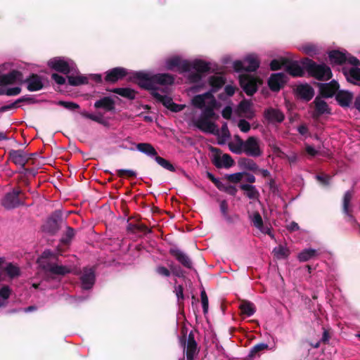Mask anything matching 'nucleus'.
<instances>
[{
	"mask_svg": "<svg viewBox=\"0 0 360 360\" xmlns=\"http://www.w3.org/2000/svg\"><path fill=\"white\" fill-rule=\"evenodd\" d=\"M67 77H68V83L71 86H78V85L84 84L88 83L87 77L79 74L77 72V67L75 68V71L70 73Z\"/></svg>",
	"mask_w": 360,
	"mask_h": 360,
	"instance_id": "obj_20",
	"label": "nucleus"
},
{
	"mask_svg": "<svg viewBox=\"0 0 360 360\" xmlns=\"http://www.w3.org/2000/svg\"><path fill=\"white\" fill-rule=\"evenodd\" d=\"M259 59L257 54L249 53L243 60H235L233 63V68L238 72H254L259 68Z\"/></svg>",
	"mask_w": 360,
	"mask_h": 360,
	"instance_id": "obj_4",
	"label": "nucleus"
},
{
	"mask_svg": "<svg viewBox=\"0 0 360 360\" xmlns=\"http://www.w3.org/2000/svg\"><path fill=\"white\" fill-rule=\"evenodd\" d=\"M352 198V192L351 191H348L345 193L343 198V212L345 214H347L349 219L352 221L353 220L352 216L350 214L349 210V203Z\"/></svg>",
	"mask_w": 360,
	"mask_h": 360,
	"instance_id": "obj_37",
	"label": "nucleus"
},
{
	"mask_svg": "<svg viewBox=\"0 0 360 360\" xmlns=\"http://www.w3.org/2000/svg\"><path fill=\"white\" fill-rule=\"evenodd\" d=\"M238 127L241 131L245 133L248 132L250 129V124L249 122L243 119L239 120Z\"/></svg>",
	"mask_w": 360,
	"mask_h": 360,
	"instance_id": "obj_49",
	"label": "nucleus"
},
{
	"mask_svg": "<svg viewBox=\"0 0 360 360\" xmlns=\"http://www.w3.org/2000/svg\"><path fill=\"white\" fill-rule=\"evenodd\" d=\"M10 160L17 165L23 167L30 159L27 154L22 150H13L9 153Z\"/></svg>",
	"mask_w": 360,
	"mask_h": 360,
	"instance_id": "obj_17",
	"label": "nucleus"
},
{
	"mask_svg": "<svg viewBox=\"0 0 360 360\" xmlns=\"http://www.w3.org/2000/svg\"><path fill=\"white\" fill-rule=\"evenodd\" d=\"M243 140L238 136L235 137V140L229 144V149L236 154H241L244 153Z\"/></svg>",
	"mask_w": 360,
	"mask_h": 360,
	"instance_id": "obj_34",
	"label": "nucleus"
},
{
	"mask_svg": "<svg viewBox=\"0 0 360 360\" xmlns=\"http://www.w3.org/2000/svg\"><path fill=\"white\" fill-rule=\"evenodd\" d=\"M273 253L277 259H285L288 257L290 250L285 246L279 245L273 250Z\"/></svg>",
	"mask_w": 360,
	"mask_h": 360,
	"instance_id": "obj_39",
	"label": "nucleus"
},
{
	"mask_svg": "<svg viewBox=\"0 0 360 360\" xmlns=\"http://www.w3.org/2000/svg\"><path fill=\"white\" fill-rule=\"evenodd\" d=\"M175 293L177 297L178 300L184 299L183 294V287L181 285H178L175 287Z\"/></svg>",
	"mask_w": 360,
	"mask_h": 360,
	"instance_id": "obj_62",
	"label": "nucleus"
},
{
	"mask_svg": "<svg viewBox=\"0 0 360 360\" xmlns=\"http://www.w3.org/2000/svg\"><path fill=\"white\" fill-rule=\"evenodd\" d=\"M201 301L202 305L203 308V311L206 313L208 309V298L205 291L201 292Z\"/></svg>",
	"mask_w": 360,
	"mask_h": 360,
	"instance_id": "obj_54",
	"label": "nucleus"
},
{
	"mask_svg": "<svg viewBox=\"0 0 360 360\" xmlns=\"http://www.w3.org/2000/svg\"><path fill=\"white\" fill-rule=\"evenodd\" d=\"M0 273L3 274L4 280L6 279V275L11 279L18 277L20 275V269L18 266L12 263H8Z\"/></svg>",
	"mask_w": 360,
	"mask_h": 360,
	"instance_id": "obj_25",
	"label": "nucleus"
},
{
	"mask_svg": "<svg viewBox=\"0 0 360 360\" xmlns=\"http://www.w3.org/2000/svg\"><path fill=\"white\" fill-rule=\"evenodd\" d=\"M222 116L225 119H230L232 115V108L230 106H226L222 110Z\"/></svg>",
	"mask_w": 360,
	"mask_h": 360,
	"instance_id": "obj_57",
	"label": "nucleus"
},
{
	"mask_svg": "<svg viewBox=\"0 0 360 360\" xmlns=\"http://www.w3.org/2000/svg\"><path fill=\"white\" fill-rule=\"evenodd\" d=\"M297 95L305 101H309L314 94L313 88L308 84H300L295 88Z\"/></svg>",
	"mask_w": 360,
	"mask_h": 360,
	"instance_id": "obj_18",
	"label": "nucleus"
},
{
	"mask_svg": "<svg viewBox=\"0 0 360 360\" xmlns=\"http://www.w3.org/2000/svg\"><path fill=\"white\" fill-rule=\"evenodd\" d=\"M21 92V88L19 86L9 87L5 90V94L6 96H16Z\"/></svg>",
	"mask_w": 360,
	"mask_h": 360,
	"instance_id": "obj_52",
	"label": "nucleus"
},
{
	"mask_svg": "<svg viewBox=\"0 0 360 360\" xmlns=\"http://www.w3.org/2000/svg\"><path fill=\"white\" fill-rule=\"evenodd\" d=\"M113 91L121 96L129 99H134L136 96L135 91L130 88H116Z\"/></svg>",
	"mask_w": 360,
	"mask_h": 360,
	"instance_id": "obj_38",
	"label": "nucleus"
},
{
	"mask_svg": "<svg viewBox=\"0 0 360 360\" xmlns=\"http://www.w3.org/2000/svg\"><path fill=\"white\" fill-rule=\"evenodd\" d=\"M268 347H269V346L266 343H263V342L258 343L251 348V350L250 352V356H255V355L259 354L260 352L267 349Z\"/></svg>",
	"mask_w": 360,
	"mask_h": 360,
	"instance_id": "obj_45",
	"label": "nucleus"
},
{
	"mask_svg": "<svg viewBox=\"0 0 360 360\" xmlns=\"http://www.w3.org/2000/svg\"><path fill=\"white\" fill-rule=\"evenodd\" d=\"M288 77L283 72L272 74L268 79V85L274 91H279L287 82Z\"/></svg>",
	"mask_w": 360,
	"mask_h": 360,
	"instance_id": "obj_10",
	"label": "nucleus"
},
{
	"mask_svg": "<svg viewBox=\"0 0 360 360\" xmlns=\"http://www.w3.org/2000/svg\"><path fill=\"white\" fill-rule=\"evenodd\" d=\"M251 220L257 229H259L263 233H267V230L266 231L263 226L262 218L258 212H255L252 214Z\"/></svg>",
	"mask_w": 360,
	"mask_h": 360,
	"instance_id": "obj_40",
	"label": "nucleus"
},
{
	"mask_svg": "<svg viewBox=\"0 0 360 360\" xmlns=\"http://www.w3.org/2000/svg\"><path fill=\"white\" fill-rule=\"evenodd\" d=\"M240 86L248 95H252L257 91V79L248 73L241 74L239 76Z\"/></svg>",
	"mask_w": 360,
	"mask_h": 360,
	"instance_id": "obj_9",
	"label": "nucleus"
},
{
	"mask_svg": "<svg viewBox=\"0 0 360 360\" xmlns=\"http://www.w3.org/2000/svg\"><path fill=\"white\" fill-rule=\"evenodd\" d=\"M221 133L222 136L225 139H227L229 138L230 133H229V131L228 126H227L226 123H224L223 125L221 126Z\"/></svg>",
	"mask_w": 360,
	"mask_h": 360,
	"instance_id": "obj_58",
	"label": "nucleus"
},
{
	"mask_svg": "<svg viewBox=\"0 0 360 360\" xmlns=\"http://www.w3.org/2000/svg\"><path fill=\"white\" fill-rule=\"evenodd\" d=\"M305 150L307 154L311 157H314L319 153L317 150H316L313 146L309 145H306Z\"/></svg>",
	"mask_w": 360,
	"mask_h": 360,
	"instance_id": "obj_59",
	"label": "nucleus"
},
{
	"mask_svg": "<svg viewBox=\"0 0 360 360\" xmlns=\"http://www.w3.org/2000/svg\"><path fill=\"white\" fill-rule=\"evenodd\" d=\"M240 188L245 191V195L250 199H256L259 196V192L255 186L250 184H241Z\"/></svg>",
	"mask_w": 360,
	"mask_h": 360,
	"instance_id": "obj_36",
	"label": "nucleus"
},
{
	"mask_svg": "<svg viewBox=\"0 0 360 360\" xmlns=\"http://www.w3.org/2000/svg\"><path fill=\"white\" fill-rule=\"evenodd\" d=\"M251 103L248 101H243L240 103L238 110L239 113L247 117V118H252L253 117V112L251 110Z\"/></svg>",
	"mask_w": 360,
	"mask_h": 360,
	"instance_id": "obj_30",
	"label": "nucleus"
},
{
	"mask_svg": "<svg viewBox=\"0 0 360 360\" xmlns=\"http://www.w3.org/2000/svg\"><path fill=\"white\" fill-rule=\"evenodd\" d=\"M336 99L341 106L349 107L352 103L353 95L349 91H340L337 93Z\"/></svg>",
	"mask_w": 360,
	"mask_h": 360,
	"instance_id": "obj_23",
	"label": "nucleus"
},
{
	"mask_svg": "<svg viewBox=\"0 0 360 360\" xmlns=\"http://www.w3.org/2000/svg\"><path fill=\"white\" fill-rule=\"evenodd\" d=\"M52 79L58 84H64L65 83V77L57 73H54L51 76Z\"/></svg>",
	"mask_w": 360,
	"mask_h": 360,
	"instance_id": "obj_56",
	"label": "nucleus"
},
{
	"mask_svg": "<svg viewBox=\"0 0 360 360\" xmlns=\"http://www.w3.org/2000/svg\"><path fill=\"white\" fill-rule=\"evenodd\" d=\"M96 108H103L106 111H111L115 108L114 101L110 97H104L94 103Z\"/></svg>",
	"mask_w": 360,
	"mask_h": 360,
	"instance_id": "obj_28",
	"label": "nucleus"
},
{
	"mask_svg": "<svg viewBox=\"0 0 360 360\" xmlns=\"http://www.w3.org/2000/svg\"><path fill=\"white\" fill-rule=\"evenodd\" d=\"M165 68L171 71L177 70L184 74L188 83L200 84L205 74L211 69V64L201 59L188 60H183L179 56H172L165 60Z\"/></svg>",
	"mask_w": 360,
	"mask_h": 360,
	"instance_id": "obj_2",
	"label": "nucleus"
},
{
	"mask_svg": "<svg viewBox=\"0 0 360 360\" xmlns=\"http://www.w3.org/2000/svg\"><path fill=\"white\" fill-rule=\"evenodd\" d=\"M240 309L243 314L248 316H252L256 311L254 304L248 301L242 302L240 304Z\"/></svg>",
	"mask_w": 360,
	"mask_h": 360,
	"instance_id": "obj_35",
	"label": "nucleus"
},
{
	"mask_svg": "<svg viewBox=\"0 0 360 360\" xmlns=\"http://www.w3.org/2000/svg\"><path fill=\"white\" fill-rule=\"evenodd\" d=\"M171 253L182 265L187 268H191L192 262L191 259L183 252L178 249H172L171 250Z\"/></svg>",
	"mask_w": 360,
	"mask_h": 360,
	"instance_id": "obj_27",
	"label": "nucleus"
},
{
	"mask_svg": "<svg viewBox=\"0 0 360 360\" xmlns=\"http://www.w3.org/2000/svg\"><path fill=\"white\" fill-rule=\"evenodd\" d=\"M214 163L218 168H229L233 165V160L229 155L223 154L221 156H216Z\"/></svg>",
	"mask_w": 360,
	"mask_h": 360,
	"instance_id": "obj_24",
	"label": "nucleus"
},
{
	"mask_svg": "<svg viewBox=\"0 0 360 360\" xmlns=\"http://www.w3.org/2000/svg\"><path fill=\"white\" fill-rule=\"evenodd\" d=\"M117 175L119 176H127L129 177L136 176V172L131 169H119L117 170Z\"/></svg>",
	"mask_w": 360,
	"mask_h": 360,
	"instance_id": "obj_53",
	"label": "nucleus"
},
{
	"mask_svg": "<svg viewBox=\"0 0 360 360\" xmlns=\"http://www.w3.org/2000/svg\"><path fill=\"white\" fill-rule=\"evenodd\" d=\"M264 117L270 123H281L284 120V114L278 108H269L264 111Z\"/></svg>",
	"mask_w": 360,
	"mask_h": 360,
	"instance_id": "obj_14",
	"label": "nucleus"
},
{
	"mask_svg": "<svg viewBox=\"0 0 360 360\" xmlns=\"http://www.w3.org/2000/svg\"><path fill=\"white\" fill-rule=\"evenodd\" d=\"M58 105L63 106L66 109L74 110L75 109L79 108V105L73 102H67L60 101L58 102Z\"/></svg>",
	"mask_w": 360,
	"mask_h": 360,
	"instance_id": "obj_50",
	"label": "nucleus"
},
{
	"mask_svg": "<svg viewBox=\"0 0 360 360\" xmlns=\"http://www.w3.org/2000/svg\"><path fill=\"white\" fill-rule=\"evenodd\" d=\"M156 272L162 276L169 277L170 276V271L165 266H158Z\"/></svg>",
	"mask_w": 360,
	"mask_h": 360,
	"instance_id": "obj_55",
	"label": "nucleus"
},
{
	"mask_svg": "<svg viewBox=\"0 0 360 360\" xmlns=\"http://www.w3.org/2000/svg\"><path fill=\"white\" fill-rule=\"evenodd\" d=\"M197 352V343L193 337L189 336L186 345V359L193 360L194 355Z\"/></svg>",
	"mask_w": 360,
	"mask_h": 360,
	"instance_id": "obj_33",
	"label": "nucleus"
},
{
	"mask_svg": "<svg viewBox=\"0 0 360 360\" xmlns=\"http://www.w3.org/2000/svg\"><path fill=\"white\" fill-rule=\"evenodd\" d=\"M25 82L27 84V88L30 91L41 90L44 86L42 77L34 74L27 78Z\"/></svg>",
	"mask_w": 360,
	"mask_h": 360,
	"instance_id": "obj_16",
	"label": "nucleus"
},
{
	"mask_svg": "<svg viewBox=\"0 0 360 360\" xmlns=\"http://www.w3.org/2000/svg\"><path fill=\"white\" fill-rule=\"evenodd\" d=\"M339 87L338 83L335 80H332L329 83L320 85V93L323 97L330 98L338 92Z\"/></svg>",
	"mask_w": 360,
	"mask_h": 360,
	"instance_id": "obj_15",
	"label": "nucleus"
},
{
	"mask_svg": "<svg viewBox=\"0 0 360 360\" xmlns=\"http://www.w3.org/2000/svg\"><path fill=\"white\" fill-rule=\"evenodd\" d=\"M315 105L316 115L329 113V108L327 103L321 98L316 97L314 101Z\"/></svg>",
	"mask_w": 360,
	"mask_h": 360,
	"instance_id": "obj_29",
	"label": "nucleus"
},
{
	"mask_svg": "<svg viewBox=\"0 0 360 360\" xmlns=\"http://www.w3.org/2000/svg\"><path fill=\"white\" fill-rule=\"evenodd\" d=\"M328 57L332 64L341 65L347 62L353 65H360V61L346 51H332L329 52Z\"/></svg>",
	"mask_w": 360,
	"mask_h": 360,
	"instance_id": "obj_7",
	"label": "nucleus"
},
{
	"mask_svg": "<svg viewBox=\"0 0 360 360\" xmlns=\"http://www.w3.org/2000/svg\"><path fill=\"white\" fill-rule=\"evenodd\" d=\"M155 160L159 165H160L163 168H165L170 172L175 171L174 167L168 160H167L161 157H159V156H156L155 158Z\"/></svg>",
	"mask_w": 360,
	"mask_h": 360,
	"instance_id": "obj_43",
	"label": "nucleus"
},
{
	"mask_svg": "<svg viewBox=\"0 0 360 360\" xmlns=\"http://www.w3.org/2000/svg\"><path fill=\"white\" fill-rule=\"evenodd\" d=\"M243 166L245 169L254 172H257L259 167L257 163L250 159H245L243 161Z\"/></svg>",
	"mask_w": 360,
	"mask_h": 360,
	"instance_id": "obj_47",
	"label": "nucleus"
},
{
	"mask_svg": "<svg viewBox=\"0 0 360 360\" xmlns=\"http://www.w3.org/2000/svg\"><path fill=\"white\" fill-rule=\"evenodd\" d=\"M357 66L354 65L349 69H344V75L347 81L353 84H357L360 82V68Z\"/></svg>",
	"mask_w": 360,
	"mask_h": 360,
	"instance_id": "obj_21",
	"label": "nucleus"
},
{
	"mask_svg": "<svg viewBox=\"0 0 360 360\" xmlns=\"http://www.w3.org/2000/svg\"><path fill=\"white\" fill-rule=\"evenodd\" d=\"M127 70L123 68H115L106 72L105 80L110 82H115L127 75Z\"/></svg>",
	"mask_w": 360,
	"mask_h": 360,
	"instance_id": "obj_19",
	"label": "nucleus"
},
{
	"mask_svg": "<svg viewBox=\"0 0 360 360\" xmlns=\"http://www.w3.org/2000/svg\"><path fill=\"white\" fill-rule=\"evenodd\" d=\"M20 82H22V75L20 72L16 70H13L1 77V83L4 84H11Z\"/></svg>",
	"mask_w": 360,
	"mask_h": 360,
	"instance_id": "obj_22",
	"label": "nucleus"
},
{
	"mask_svg": "<svg viewBox=\"0 0 360 360\" xmlns=\"http://www.w3.org/2000/svg\"><path fill=\"white\" fill-rule=\"evenodd\" d=\"M80 280L83 289H91L95 282L94 270L92 268H84L82 272Z\"/></svg>",
	"mask_w": 360,
	"mask_h": 360,
	"instance_id": "obj_11",
	"label": "nucleus"
},
{
	"mask_svg": "<svg viewBox=\"0 0 360 360\" xmlns=\"http://www.w3.org/2000/svg\"><path fill=\"white\" fill-rule=\"evenodd\" d=\"M4 281L3 274L0 273V282ZM11 288L8 285H4L0 288V307L7 304V300L11 295Z\"/></svg>",
	"mask_w": 360,
	"mask_h": 360,
	"instance_id": "obj_32",
	"label": "nucleus"
},
{
	"mask_svg": "<svg viewBox=\"0 0 360 360\" xmlns=\"http://www.w3.org/2000/svg\"><path fill=\"white\" fill-rule=\"evenodd\" d=\"M319 255V252L318 250L313 248H307L303 250L299 253L297 259H299L300 262H304L318 257Z\"/></svg>",
	"mask_w": 360,
	"mask_h": 360,
	"instance_id": "obj_26",
	"label": "nucleus"
},
{
	"mask_svg": "<svg viewBox=\"0 0 360 360\" xmlns=\"http://www.w3.org/2000/svg\"><path fill=\"white\" fill-rule=\"evenodd\" d=\"M32 98H30L29 96H23V97H21V98H18L13 103L9 105H6V106L2 107L1 110V111H4V110H8V109H11V108L16 107V105L18 103H21V102L32 103Z\"/></svg>",
	"mask_w": 360,
	"mask_h": 360,
	"instance_id": "obj_46",
	"label": "nucleus"
},
{
	"mask_svg": "<svg viewBox=\"0 0 360 360\" xmlns=\"http://www.w3.org/2000/svg\"><path fill=\"white\" fill-rule=\"evenodd\" d=\"M283 64L285 71L292 77H302L305 73L304 68L297 61L283 60Z\"/></svg>",
	"mask_w": 360,
	"mask_h": 360,
	"instance_id": "obj_12",
	"label": "nucleus"
},
{
	"mask_svg": "<svg viewBox=\"0 0 360 360\" xmlns=\"http://www.w3.org/2000/svg\"><path fill=\"white\" fill-rule=\"evenodd\" d=\"M220 210L224 216H227L228 214V204L226 200H222L220 202Z\"/></svg>",
	"mask_w": 360,
	"mask_h": 360,
	"instance_id": "obj_60",
	"label": "nucleus"
},
{
	"mask_svg": "<svg viewBox=\"0 0 360 360\" xmlns=\"http://www.w3.org/2000/svg\"><path fill=\"white\" fill-rule=\"evenodd\" d=\"M74 236V230L72 229H68L66 232V238H63V240L65 243H68V241L73 237Z\"/></svg>",
	"mask_w": 360,
	"mask_h": 360,
	"instance_id": "obj_64",
	"label": "nucleus"
},
{
	"mask_svg": "<svg viewBox=\"0 0 360 360\" xmlns=\"http://www.w3.org/2000/svg\"><path fill=\"white\" fill-rule=\"evenodd\" d=\"M316 178L318 181H319L323 185H327L329 182V179H330V177L327 175H326V176L317 175L316 176Z\"/></svg>",
	"mask_w": 360,
	"mask_h": 360,
	"instance_id": "obj_63",
	"label": "nucleus"
},
{
	"mask_svg": "<svg viewBox=\"0 0 360 360\" xmlns=\"http://www.w3.org/2000/svg\"><path fill=\"white\" fill-rule=\"evenodd\" d=\"M80 114L82 115V116H83L84 117L89 118V119H90L93 121H95L96 122H98L100 124H105V122L103 119V115L101 114H96V115L91 114L86 111H82L80 112Z\"/></svg>",
	"mask_w": 360,
	"mask_h": 360,
	"instance_id": "obj_44",
	"label": "nucleus"
},
{
	"mask_svg": "<svg viewBox=\"0 0 360 360\" xmlns=\"http://www.w3.org/2000/svg\"><path fill=\"white\" fill-rule=\"evenodd\" d=\"M283 60H288L285 58H281L279 59H274L270 63V68L272 70H277L284 67Z\"/></svg>",
	"mask_w": 360,
	"mask_h": 360,
	"instance_id": "obj_48",
	"label": "nucleus"
},
{
	"mask_svg": "<svg viewBox=\"0 0 360 360\" xmlns=\"http://www.w3.org/2000/svg\"><path fill=\"white\" fill-rule=\"evenodd\" d=\"M224 91L229 96H231L235 94L236 87L228 84L224 87Z\"/></svg>",
	"mask_w": 360,
	"mask_h": 360,
	"instance_id": "obj_61",
	"label": "nucleus"
},
{
	"mask_svg": "<svg viewBox=\"0 0 360 360\" xmlns=\"http://www.w3.org/2000/svg\"><path fill=\"white\" fill-rule=\"evenodd\" d=\"M308 72L319 80L327 81L332 77L330 68L324 63L318 64L309 60L307 65Z\"/></svg>",
	"mask_w": 360,
	"mask_h": 360,
	"instance_id": "obj_5",
	"label": "nucleus"
},
{
	"mask_svg": "<svg viewBox=\"0 0 360 360\" xmlns=\"http://www.w3.org/2000/svg\"><path fill=\"white\" fill-rule=\"evenodd\" d=\"M244 153L251 157H259L262 155L261 141L255 136H250L247 140L243 141Z\"/></svg>",
	"mask_w": 360,
	"mask_h": 360,
	"instance_id": "obj_8",
	"label": "nucleus"
},
{
	"mask_svg": "<svg viewBox=\"0 0 360 360\" xmlns=\"http://www.w3.org/2000/svg\"><path fill=\"white\" fill-rule=\"evenodd\" d=\"M44 230L51 233L56 232L58 230L57 221L53 218L49 219L44 225Z\"/></svg>",
	"mask_w": 360,
	"mask_h": 360,
	"instance_id": "obj_41",
	"label": "nucleus"
},
{
	"mask_svg": "<svg viewBox=\"0 0 360 360\" xmlns=\"http://www.w3.org/2000/svg\"><path fill=\"white\" fill-rule=\"evenodd\" d=\"M135 78L139 85L150 91V94L158 102L172 112H178L184 109L185 120L203 132L216 134L219 131L217 126L212 122L219 115L216 110L220 108L213 94L225 84L222 75H214L209 77V84L212 90L195 96L191 103L193 107L176 104L168 96L169 86L174 82V77L169 73L153 74L150 72H137Z\"/></svg>",
	"mask_w": 360,
	"mask_h": 360,
	"instance_id": "obj_1",
	"label": "nucleus"
},
{
	"mask_svg": "<svg viewBox=\"0 0 360 360\" xmlns=\"http://www.w3.org/2000/svg\"><path fill=\"white\" fill-rule=\"evenodd\" d=\"M51 255L49 250H45L38 262L43 267L47 279H55L57 276H64L70 272V268L67 266L59 265L53 262H47L45 264L44 259Z\"/></svg>",
	"mask_w": 360,
	"mask_h": 360,
	"instance_id": "obj_3",
	"label": "nucleus"
},
{
	"mask_svg": "<svg viewBox=\"0 0 360 360\" xmlns=\"http://www.w3.org/2000/svg\"><path fill=\"white\" fill-rule=\"evenodd\" d=\"M243 174L238 172V173H234L231 174L227 176V179L233 183H238L241 181L243 178Z\"/></svg>",
	"mask_w": 360,
	"mask_h": 360,
	"instance_id": "obj_51",
	"label": "nucleus"
},
{
	"mask_svg": "<svg viewBox=\"0 0 360 360\" xmlns=\"http://www.w3.org/2000/svg\"><path fill=\"white\" fill-rule=\"evenodd\" d=\"M136 149L139 152H141L149 157H151V158L152 157L155 158L157 155V152H156L155 149L150 143H138L136 145Z\"/></svg>",
	"mask_w": 360,
	"mask_h": 360,
	"instance_id": "obj_31",
	"label": "nucleus"
},
{
	"mask_svg": "<svg viewBox=\"0 0 360 360\" xmlns=\"http://www.w3.org/2000/svg\"><path fill=\"white\" fill-rule=\"evenodd\" d=\"M302 51L311 56L316 55L319 52L317 46L313 44H306L300 47Z\"/></svg>",
	"mask_w": 360,
	"mask_h": 360,
	"instance_id": "obj_42",
	"label": "nucleus"
},
{
	"mask_svg": "<svg viewBox=\"0 0 360 360\" xmlns=\"http://www.w3.org/2000/svg\"><path fill=\"white\" fill-rule=\"evenodd\" d=\"M49 66L63 74L68 75L75 71L76 65L73 60L64 57H56L48 62Z\"/></svg>",
	"mask_w": 360,
	"mask_h": 360,
	"instance_id": "obj_6",
	"label": "nucleus"
},
{
	"mask_svg": "<svg viewBox=\"0 0 360 360\" xmlns=\"http://www.w3.org/2000/svg\"><path fill=\"white\" fill-rule=\"evenodd\" d=\"M19 191H13L7 193L2 200V205L6 209H13L18 206L21 202L19 199Z\"/></svg>",
	"mask_w": 360,
	"mask_h": 360,
	"instance_id": "obj_13",
	"label": "nucleus"
}]
</instances>
